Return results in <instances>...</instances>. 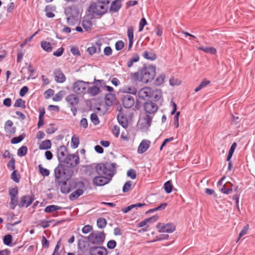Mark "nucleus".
<instances>
[{
	"instance_id": "1",
	"label": "nucleus",
	"mask_w": 255,
	"mask_h": 255,
	"mask_svg": "<svg viewBox=\"0 0 255 255\" xmlns=\"http://www.w3.org/2000/svg\"><path fill=\"white\" fill-rule=\"evenodd\" d=\"M155 74V68L152 66H148L143 67L138 72L131 73L130 77V79L134 82L147 84L153 80Z\"/></svg>"
},
{
	"instance_id": "2",
	"label": "nucleus",
	"mask_w": 255,
	"mask_h": 255,
	"mask_svg": "<svg viewBox=\"0 0 255 255\" xmlns=\"http://www.w3.org/2000/svg\"><path fill=\"white\" fill-rule=\"evenodd\" d=\"M111 168L112 164L110 163H99L95 166L89 165L86 167V174L93 178L97 175H111L113 173Z\"/></svg>"
},
{
	"instance_id": "3",
	"label": "nucleus",
	"mask_w": 255,
	"mask_h": 255,
	"mask_svg": "<svg viewBox=\"0 0 255 255\" xmlns=\"http://www.w3.org/2000/svg\"><path fill=\"white\" fill-rule=\"evenodd\" d=\"M161 93L160 90H153L149 87H145L138 92V98L140 100H145L146 98H151L155 100H159L161 97Z\"/></svg>"
},
{
	"instance_id": "4",
	"label": "nucleus",
	"mask_w": 255,
	"mask_h": 255,
	"mask_svg": "<svg viewBox=\"0 0 255 255\" xmlns=\"http://www.w3.org/2000/svg\"><path fill=\"white\" fill-rule=\"evenodd\" d=\"M112 164V168L111 170L112 171V174L111 175H97V176H95L92 180V182L93 185L96 186H104L106 184H108L110 181L112 180V178L114 175L115 174L116 171V167L115 164Z\"/></svg>"
},
{
	"instance_id": "5",
	"label": "nucleus",
	"mask_w": 255,
	"mask_h": 255,
	"mask_svg": "<svg viewBox=\"0 0 255 255\" xmlns=\"http://www.w3.org/2000/svg\"><path fill=\"white\" fill-rule=\"evenodd\" d=\"M97 2L91 4L90 7L92 12L98 15L104 14L108 8L107 4L109 3V0H97Z\"/></svg>"
},
{
	"instance_id": "6",
	"label": "nucleus",
	"mask_w": 255,
	"mask_h": 255,
	"mask_svg": "<svg viewBox=\"0 0 255 255\" xmlns=\"http://www.w3.org/2000/svg\"><path fill=\"white\" fill-rule=\"evenodd\" d=\"M105 238V235L104 232L100 231H95L91 233L88 237V241L93 245H102Z\"/></svg>"
},
{
	"instance_id": "7",
	"label": "nucleus",
	"mask_w": 255,
	"mask_h": 255,
	"mask_svg": "<svg viewBox=\"0 0 255 255\" xmlns=\"http://www.w3.org/2000/svg\"><path fill=\"white\" fill-rule=\"evenodd\" d=\"M66 170L64 165L62 163H59L58 166L55 168L54 175L56 181L68 180L69 179V176L67 174Z\"/></svg>"
},
{
	"instance_id": "8",
	"label": "nucleus",
	"mask_w": 255,
	"mask_h": 255,
	"mask_svg": "<svg viewBox=\"0 0 255 255\" xmlns=\"http://www.w3.org/2000/svg\"><path fill=\"white\" fill-rule=\"evenodd\" d=\"M80 162V158L77 153L68 154L66 159L63 161L67 167L73 168L76 167Z\"/></svg>"
},
{
	"instance_id": "9",
	"label": "nucleus",
	"mask_w": 255,
	"mask_h": 255,
	"mask_svg": "<svg viewBox=\"0 0 255 255\" xmlns=\"http://www.w3.org/2000/svg\"><path fill=\"white\" fill-rule=\"evenodd\" d=\"M89 84V82L78 80L73 84L72 87L73 91L78 94H84L87 91Z\"/></svg>"
},
{
	"instance_id": "10",
	"label": "nucleus",
	"mask_w": 255,
	"mask_h": 255,
	"mask_svg": "<svg viewBox=\"0 0 255 255\" xmlns=\"http://www.w3.org/2000/svg\"><path fill=\"white\" fill-rule=\"evenodd\" d=\"M156 228L159 233H171L175 230L176 227L171 223L167 224L158 223L156 225Z\"/></svg>"
},
{
	"instance_id": "11",
	"label": "nucleus",
	"mask_w": 255,
	"mask_h": 255,
	"mask_svg": "<svg viewBox=\"0 0 255 255\" xmlns=\"http://www.w3.org/2000/svg\"><path fill=\"white\" fill-rule=\"evenodd\" d=\"M145 112L148 114H153L156 112L158 109L157 106L152 102L145 103L143 105Z\"/></svg>"
},
{
	"instance_id": "12",
	"label": "nucleus",
	"mask_w": 255,
	"mask_h": 255,
	"mask_svg": "<svg viewBox=\"0 0 255 255\" xmlns=\"http://www.w3.org/2000/svg\"><path fill=\"white\" fill-rule=\"evenodd\" d=\"M122 103L125 108H130L134 105V100L131 96L126 95L122 98Z\"/></svg>"
},
{
	"instance_id": "13",
	"label": "nucleus",
	"mask_w": 255,
	"mask_h": 255,
	"mask_svg": "<svg viewBox=\"0 0 255 255\" xmlns=\"http://www.w3.org/2000/svg\"><path fill=\"white\" fill-rule=\"evenodd\" d=\"M150 141L148 139H143L138 146L137 152L139 154L145 152L149 147Z\"/></svg>"
},
{
	"instance_id": "14",
	"label": "nucleus",
	"mask_w": 255,
	"mask_h": 255,
	"mask_svg": "<svg viewBox=\"0 0 255 255\" xmlns=\"http://www.w3.org/2000/svg\"><path fill=\"white\" fill-rule=\"evenodd\" d=\"M91 255H106L107 250L104 247H92L90 249Z\"/></svg>"
},
{
	"instance_id": "15",
	"label": "nucleus",
	"mask_w": 255,
	"mask_h": 255,
	"mask_svg": "<svg viewBox=\"0 0 255 255\" xmlns=\"http://www.w3.org/2000/svg\"><path fill=\"white\" fill-rule=\"evenodd\" d=\"M67 149L64 146H60L57 150V157L60 163H63L66 159Z\"/></svg>"
},
{
	"instance_id": "16",
	"label": "nucleus",
	"mask_w": 255,
	"mask_h": 255,
	"mask_svg": "<svg viewBox=\"0 0 255 255\" xmlns=\"http://www.w3.org/2000/svg\"><path fill=\"white\" fill-rule=\"evenodd\" d=\"M55 80L58 83H63L66 80V77L61 70L56 69L54 72Z\"/></svg>"
},
{
	"instance_id": "17",
	"label": "nucleus",
	"mask_w": 255,
	"mask_h": 255,
	"mask_svg": "<svg viewBox=\"0 0 255 255\" xmlns=\"http://www.w3.org/2000/svg\"><path fill=\"white\" fill-rule=\"evenodd\" d=\"M133 31L134 27L132 26H128L127 28V36L128 38V49H129L132 46L133 43Z\"/></svg>"
},
{
	"instance_id": "18",
	"label": "nucleus",
	"mask_w": 255,
	"mask_h": 255,
	"mask_svg": "<svg viewBox=\"0 0 255 255\" xmlns=\"http://www.w3.org/2000/svg\"><path fill=\"white\" fill-rule=\"evenodd\" d=\"M33 201V198L29 196H22L20 199L19 206L27 207L32 203Z\"/></svg>"
},
{
	"instance_id": "19",
	"label": "nucleus",
	"mask_w": 255,
	"mask_h": 255,
	"mask_svg": "<svg viewBox=\"0 0 255 255\" xmlns=\"http://www.w3.org/2000/svg\"><path fill=\"white\" fill-rule=\"evenodd\" d=\"M159 217L157 215H154L151 217L146 219L144 220L141 221L137 224V227L140 228L145 226L147 223L151 222L153 223L158 220Z\"/></svg>"
},
{
	"instance_id": "20",
	"label": "nucleus",
	"mask_w": 255,
	"mask_h": 255,
	"mask_svg": "<svg viewBox=\"0 0 255 255\" xmlns=\"http://www.w3.org/2000/svg\"><path fill=\"white\" fill-rule=\"evenodd\" d=\"M66 101L71 106H74L79 103V98L75 94H70L66 97Z\"/></svg>"
},
{
	"instance_id": "21",
	"label": "nucleus",
	"mask_w": 255,
	"mask_h": 255,
	"mask_svg": "<svg viewBox=\"0 0 255 255\" xmlns=\"http://www.w3.org/2000/svg\"><path fill=\"white\" fill-rule=\"evenodd\" d=\"M68 180L59 181L56 182L58 186L60 187V191L62 193H68L70 192V189L67 186V181Z\"/></svg>"
},
{
	"instance_id": "22",
	"label": "nucleus",
	"mask_w": 255,
	"mask_h": 255,
	"mask_svg": "<svg viewBox=\"0 0 255 255\" xmlns=\"http://www.w3.org/2000/svg\"><path fill=\"white\" fill-rule=\"evenodd\" d=\"M13 123L11 121H7L4 126L5 131L8 134H11L15 131V128L12 127Z\"/></svg>"
},
{
	"instance_id": "23",
	"label": "nucleus",
	"mask_w": 255,
	"mask_h": 255,
	"mask_svg": "<svg viewBox=\"0 0 255 255\" xmlns=\"http://www.w3.org/2000/svg\"><path fill=\"white\" fill-rule=\"evenodd\" d=\"M122 91L125 93L135 95L137 92L136 89L131 86H125L122 88Z\"/></svg>"
},
{
	"instance_id": "24",
	"label": "nucleus",
	"mask_w": 255,
	"mask_h": 255,
	"mask_svg": "<svg viewBox=\"0 0 255 255\" xmlns=\"http://www.w3.org/2000/svg\"><path fill=\"white\" fill-rule=\"evenodd\" d=\"M55 7L51 5H47L45 8L46 15L48 18H52L54 17L55 14L53 11L55 10Z\"/></svg>"
},
{
	"instance_id": "25",
	"label": "nucleus",
	"mask_w": 255,
	"mask_h": 255,
	"mask_svg": "<svg viewBox=\"0 0 255 255\" xmlns=\"http://www.w3.org/2000/svg\"><path fill=\"white\" fill-rule=\"evenodd\" d=\"M83 190L81 189H78L72 192L69 196L71 200L77 199L79 196L83 194Z\"/></svg>"
},
{
	"instance_id": "26",
	"label": "nucleus",
	"mask_w": 255,
	"mask_h": 255,
	"mask_svg": "<svg viewBox=\"0 0 255 255\" xmlns=\"http://www.w3.org/2000/svg\"><path fill=\"white\" fill-rule=\"evenodd\" d=\"M61 206L51 205L45 207L44 209V212L46 213H51L55 211L60 210L62 209Z\"/></svg>"
},
{
	"instance_id": "27",
	"label": "nucleus",
	"mask_w": 255,
	"mask_h": 255,
	"mask_svg": "<svg viewBox=\"0 0 255 255\" xmlns=\"http://www.w3.org/2000/svg\"><path fill=\"white\" fill-rule=\"evenodd\" d=\"M197 49L199 50H202L205 53H210L211 54H215L217 52L216 49L213 47H207L201 46L197 47Z\"/></svg>"
},
{
	"instance_id": "28",
	"label": "nucleus",
	"mask_w": 255,
	"mask_h": 255,
	"mask_svg": "<svg viewBox=\"0 0 255 255\" xmlns=\"http://www.w3.org/2000/svg\"><path fill=\"white\" fill-rule=\"evenodd\" d=\"M122 6L121 1L119 0H116L114 1L111 5L110 10L113 11H118Z\"/></svg>"
},
{
	"instance_id": "29",
	"label": "nucleus",
	"mask_w": 255,
	"mask_h": 255,
	"mask_svg": "<svg viewBox=\"0 0 255 255\" xmlns=\"http://www.w3.org/2000/svg\"><path fill=\"white\" fill-rule=\"evenodd\" d=\"M142 56L144 58L150 60H154L157 58L156 55L155 53L147 51L143 53Z\"/></svg>"
},
{
	"instance_id": "30",
	"label": "nucleus",
	"mask_w": 255,
	"mask_h": 255,
	"mask_svg": "<svg viewBox=\"0 0 255 255\" xmlns=\"http://www.w3.org/2000/svg\"><path fill=\"white\" fill-rule=\"evenodd\" d=\"M139 60V56L138 54H134L127 63V66L130 68L133 66V63L137 62Z\"/></svg>"
},
{
	"instance_id": "31",
	"label": "nucleus",
	"mask_w": 255,
	"mask_h": 255,
	"mask_svg": "<svg viewBox=\"0 0 255 255\" xmlns=\"http://www.w3.org/2000/svg\"><path fill=\"white\" fill-rule=\"evenodd\" d=\"M87 91L90 95L92 96H95L99 93L100 89L98 87L93 86L88 88Z\"/></svg>"
},
{
	"instance_id": "32",
	"label": "nucleus",
	"mask_w": 255,
	"mask_h": 255,
	"mask_svg": "<svg viewBox=\"0 0 255 255\" xmlns=\"http://www.w3.org/2000/svg\"><path fill=\"white\" fill-rule=\"evenodd\" d=\"M165 77L166 76L164 74L159 75L154 82V84L156 86H160L164 82Z\"/></svg>"
},
{
	"instance_id": "33",
	"label": "nucleus",
	"mask_w": 255,
	"mask_h": 255,
	"mask_svg": "<svg viewBox=\"0 0 255 255\" xmlns=\"http://www.w3.org/2000/svg\"><path fill=\"white\" fill-rule=\"evenodd\" d=\"M41 46L42 49L47 51V52H51L52 50V47L51 46V44L45 41H42L41 42Z\"/></svg>"
},
{
	"instance_id": "34",
	"label": "nucleus",
	"mask_w": 255,
	"mask_h": 255,
	"mask_svg": "<svg viewBox=\"0 0 255 255\" xmlns=\"http://www.w3.org/2000/svg\"><path fill=\"white\" fill-rule=\"evenodd\" d=\"M51 142L50 140L46 139L43 141L39 145V148L40 149H47L51 147Z\"/></svg>"
},
{
	"instance_id": "35",
	"label": "nucleus",
	"mask_w": 255,
	"mask_h": 255,
	"mask_svg": "<svg viewBox=\"0 0 255 255\" xmlns=\"http://www.w3.org/2000/svg\"><path fill=\"white\" fill-rule=\"evenodd\" d=\"M82 25L83 28L87 31L91 30L92 26V23L89 20L84 19L82 21Z\"/></svg>"
},
{
	"instance_id": "36",
	"label": "nucleus",
	"mask_w": 255,
	"mask_h": 255,
	"mask_svg": "<svg viewBox=\"0 0 255 255\" xmlns=\"http://www.w3.org/2000/svg\"><path fill=\"white\" fill-rule=\"evenodd\" d=\"M210 83L211 81L210 80L205 79L202 81L201 84L195 89L194 91L197 92Z\"/></svg>"
},
{
	"instance_id": "37",
	"label": "nucleus",
	"mask_w": 255,
	"mask_h": 255,
	"mask_svg": "<svg viewBox=\"0 0 255 255\" xmlns=\"http://www.w3.org/2000/svg\"><path fill=\"white\" fill-rule=\"evenodd\" d=\"M118 120L119 124L124 128H126L128 126V122L126 118L123 116L118 115Z\"/></svg>"
},
{
	"instance_id": "38",
	"label": "nucleus",
	"mask_w": 255,
	"mask_h": 255,
	"mask_svg": "<svg viewBox=\"0 0 255 255\" xmlns=\"http://www.w3.org/2000/svg\"><path fill=\"white\" fill-rule=\"evenodd\" d=\"M79 144V138L75 135H73L71 139V146L73 148L78 147Z\"/></svg>"
},
{
	"instance_id": "39",
	"label": "nucleus",
	"mask_w": 255,
	"mask_h": 255,
	"mask_svg": "<svg viewBox=\"0 0 255 255\" xmlns=\"http://www.w3.org/2000/svg\"><path fill=\"white\" fill-rule=\"evenodd\" d=\"M115 100V96L112 94H108L105 96V102L107 105L110 106Z\"/></svg>"
},
{
	"instance_id": "40",
	"label": "nucleus",
	"mask_w": 255,
	"mask_h": 255,
	"mask_svg": "<svg viewBox=\"0 0 255 255\" xmlns=\"http://www.w3.org/2000/svg\"><path fill=\"white\" fill-rule=\"evenodd\" d=\"M237 147V144L236 142H234L231 145L230 150L228 153V155L227 158V161H229L232 157L234 152Z\"/></svg>"
},
{
	"instance_id": "41",
	"label": "nucleus",
	"mask_w": 255,
	"mask_h": 255,
	"mask_svg": "<svg viewBox=\"0 0 255 255\" xmlns=\"http://www.w3.org/2000/svg\"><path fill=\"white\" fill-rule=\"evenodd\" d=\"M97 224L98 228H104L107 225V221L105 218H100L97 220Z\"/></svg>"
},
{
	"instance_id": "42",
	"label": "nucleus",
	"mask_w": 255,
	"mask_h": 255,
	"mask_svg": "<svg viewBox=\"0 0 255 255\" xmlns=\"http://www.w3.org/2000/svg\"><path fill=\"white\" fill-rule=\"evenodd\" d=\"M15 107L25 108V101L21 99H17L14 104Z\"/></svg>"
},
{
	"instance_id": "43",
	"label": "nucleus",
	"mask_w": 255,
	"mask_h": 255,
	"mask_svg": "<svg viewBox=\"0 0 255 255\" xmlns=\"http://www.w3.org/2000/svg\"><path fill=\"white\" fill-rule=\"evenodd\" d=\"M27 152V148L25 146H22L17 150V155L19 156H23L26 155Z\"/></svg>"
},
{
	"instance_id": "44",
	"label": "nucleus",
	"mask_w": 255,
	"mask_h": 255,
	"mask_svg": "<svg viewBox=\"0 0 255 255\" xmlns=\"http://www.w3.org/2000/svg\"><path fill=\"white\" fill-rule=\"evenodd\" d=\"M173 186L170 181H168L164 183V188L167 193H170L172 189Z\"/></svg>"
},
{
	"instance_id": "45",
	"label": "nucleus",
	"mask_w": 255,
	"mask_h": 255,
	"mask_svg": "<svg viewBox=\"0 0 255 255\" xmlns=\"http://www.w3.org/2000/svg\"><path fill=\"white\" fill-rule=\"evenodd\" d=\"M38 168L40 173L43 176H47L49 175V171L44 168L42 167V166L41 164H39L38 165Z\"/></svg>"
},
{
	"instance_id": "46",
	"label": "nucleus",
	"mask_w": 255,
	"mask_h": 255,
	"mask_svg": "<svg viewBox=\"0 0 255 255\" xmlns=\"http://www.w3.org/2000/svg\"><path fill=\"white\" fill-rule=\"evenodd\" d=\"M11 179L16 183L19 182L20 175L17 173V171L14 170L11 175Z\"/></svg>"
},
{
	"instance_id": "47",
	"label": "nucleus",
	"mask_w": 255,
	"mask_h": 255,
	"mask_svg": "<svg viewBox=\"0 0 255 255\" xmlns=\"http://www.w3.org/2000/svg\"><path fill=\"white\" fill-rule=\"evenodd\" d=\"M169 83L170 85L174 86L179 85L181 83V82L179 79L172 77L169 79Z\"/></svg>"
},
{
	"instance_id": "48",
	"label": "nucleus",
	"mask_w": 255,
	"mask_h": 255,
	"mask_svg": "<svg viewBox=\"0 0 255 255\" xmlns=\"http://www.w3.org/2000/svg\"><path fill=\"white\" fill-rule=\"evenodd\" d=\"M100 48H99L98 50H97V48L94 46L89 47L87 48V52L90 55H93L96 52L99 53L100 52Z\"/></svg>"
},
{
	"instance_id": "49",
	"label": "nucleus",
	"mask_w": 255,
	"mask_h": 255,
	"mask_svg": "<svg viewBox=\"0 0 255 255\" xmlns=\"http://www.w3.org/2000/svg\"><path fill=\"white\" fill-rule=\"evenodd\" d=\"M132 182L130 181H127L123 186V191L124 192H127L129 191L131 187Z\"/></svg>"
},
{
	"instance_id": "50",
	"label": "nucleus",
	"mask_w": 255,
	"mask_h": 255,
	"mask_svg": "<svg viewBox=\"0 0 255 255\" xmlns=\"http://www.w3.org/2000/svg\"><path fill=\"white\" fill-rule=\"evenodd\" d=\"M151 117L149 115H146V116L144 118L143 120L144 121L143 124L144 127H149L151 123Z\"/></svg>"
},
{
	"instance_id": "51",
	"label": "nucleus",
	"mask_w": 255,
	"mask_h": 255,
	"mask_svg": "<svg viewBox=\"0 0 255 255\" xmlns=\"http://www.w3.org/2000/svg\"><path fill=\"white\" fill-rule=\"evenodd\" d=\"M12 241V236L10 235H6L3 238V243L6 245H9Z\"/></svg>"
},
{
	"instance_id": "52",
	"label": "nucleus",
	"mask_w": 255,
	"mask_h": 255,
	"mask_svg": "<svg viewBox=\"0 0 255 255\" xmlns=\"http://www.w3.org/2000/svg\"><path fill=\"white\" fill-rule=\"evenodd\" d=\"M125 46V43L122 40L118 41L115 44V47L117 50L122 49Z\"/></svg>"
},
{
	"instance_id": "53",
	"label": "nucleus",
	"mask_w": 255,
	"mask_h": 255,
	"mask_svg": "<svg viewBox=\"0 0 255 255\" xmlns=\"http://www.w3.org/2000/svg\"><path fill=\"white\" fill-rule=\"evenodd\" d=\"M24 136L22 135H20L17 137H15L12 138L11 142L13 144H16L20 142L23 138Z\"/></svg>"
},
{
	"instance_id": "54",
	"label": "nucleus",
	"mask_w": 255,
	"mask_h": 255,
	"mask_svg": "<svg viewBox=\"0 0 255 255\" xmlns=\"http://www.w3.org/2000/svg\"><path fill=\"white\" fill-rule=\"evenodd\" d=\"M249 229V225H247L245 227L243 228L240 233L239 234V238L237 240V242H238L241 238L243 237L244 235H246Z\"/></svg>"
},
{
	"instance_id": "55",
	"label": "nucleus",
	"mask_w": 255,
	"mask_h": 255,
	"mask_svg": "<svg viewBox=\"0 0 255 255\" xmlns=\"http://www.w3.org/2000/svg\"><path fill=\"white\" fill-rule=\"evenodd\" d=\"M91 120L93 123L95 125H98L99 123L98 117L97 115L95 113L91 114Z\"/></svg>"
},
{
	"instance_id": "56",
	"label": "nucleus",
	"mask_w": 255,
	"mask_h": 255,
	"mask_svg": "<svg viewBox=\"0 0 255 255\" xmlns=\"http://www.w3.org/2000/svg\"><path fill=\"white\" fill-rule=\"evenodd\" d=\"M9 194L10 197H17L18 190L17 187L9 189Z\"/></svg>"
},
{
	"instance_id": "57",
	"label": "nucleus",
	"mask_w": 255,
	"mask_h": 255,
	"mask_svg": "<svg viewBox=\"0 0 255 255\" xmlns=\"http://www.w3.org/2000/svg\"><path fill=\"white\" fill-rule=\"evenodd\" d=\"M93 229V227L92 226L89 225H87L85 226L82 229V231L84 234H88L90 232H91Z\"/></svg>"
},
{
	"instance_id": "58",
	"label": "nucleus",
	"mask_w": 255,
	"mask_h": 255,
	"mask_svg": "<svg viewBox=\"0 0 255 255\" xmlns=\"http://www.w3.org/2000/svg\"><path fill=\"white\" fill-rule=\"evenodd\" d=\"M128 176L130 177L132 179H134L136 178V172L134 169H131L127 172Z\"/></svg>"
},
{
	"instance_id": "59",
	"label": "nucleus",
	"mask_w": 255,
	"mask_h": 255,
	"mask_svg": "<svg viewBox=\"0 0 255 255\" xmlns=\"http://www.w3.org/2000/svg\"><path fill=\"white\" fill-rule=\"evenodd\" d=\"M60 245H61V240H60L58 241L52 255H60V254L59 252Z\"/></svg>"
},
{
	"instance_id": "60",
	"label": "nucleus",
	"mask_w": 255,
	"mask_h": 255,
	"mask_svg": "<svg viewBox=\"0 0 255 255\" xmlns=\"http://www.w3.org/2000/svg\"><path fill=\"white\" fill-rule=\"evenodd\" d=\"M146 24H147V22H146V19L144 18H142L140 20L139 24V29H138L139 32H141L143 30L144 26Z\"/></svg>"
},
{
	"instance_id": "61",
	"label": "nucleus",
	"mask_w": 255,
	"mask_h": 255,
	"mask_svg": "<svg viewBox=\"0 0 255 255\" xmlns=\"http://www.w3.org/2000/svg\"><path fill=\"white\" fill-rule=\"evenodd\" d=\"M120 128L118 126H114L113 129H112V132L113 134L117 137H118L119 136L120 134Z\"/></svg>"
},
{
	"instance_id": "62",
	"label": "nucleus",
	"mask_w": 255,
	"mask_h": 255,
	"mask_svg": "<svg viewBox=\"0 0 255 255\" xmlns=\"http://www.w3.org/2000/svg\"><path fill=\"white\" fill-rule=\"evenodd\" d=\"M50 221H46V220H41L39 222V225L42 227L43 228L45 229L46 228H48L50 225Z\"/></svg>"
},
{
	"instance_id": "63",
	"label": "nucleus",
	"mask_w": 255,
	"mask_h": 255,
	"mask_svg": "<svg viewBox=\"0 0 255 255\" xmlns=\"http://www.w3.org/2000/svg\"><path fill=\"white\" fill-rule=\"evenodd\" d=\"M117 243L115 240H111L107 243V247L110 249H113L116 246Z\"/></svg>"
},
{
	"instance_id": "64",
	"label": "nucleus",
	"mask_w": 255,
	"mask_h": 255,
	"mask_svg": "<svg viewBox=\"0 0 255 255\" xmlns=\"http://www.w3.org/2000/svg\"><path fill=\"white\" fill-rule=\"evenodd\" d=\"M64 52V48L60 47L58 48L56 51L53 52V55L55 56L59 57L62 55Z\"/></svg>"
}]
</instances>
